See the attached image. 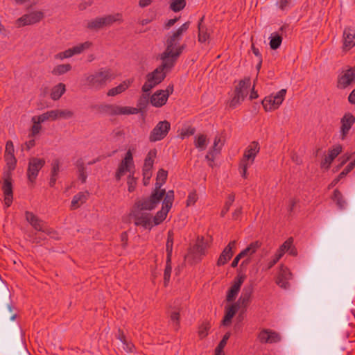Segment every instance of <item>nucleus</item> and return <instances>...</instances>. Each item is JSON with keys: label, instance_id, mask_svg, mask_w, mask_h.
Instances as JSON below:
<instances>
[{"label": "nucleus", "instance_id": "35", "mask_svg": "<svg viewBox=\"0 0 355 355\" xmlns=\"http://www.w3.org/2000/svg\"><path fill=\"white\" fill-rule=\"evenodd\" d=\"M167 177L168 172L162 168L159 169L157 174L154 190L165 191L164 189H162L161 187L165 184Z\"/></svg>", "mask_w": 355, "mask_h": 355}, {"label": "nucleus", "instance_id": "52", "mask_svg": "<svg viewBox=\"0 0 355 355\" xmlns=\"http://www.w3.org/2000/svg\"><path fill=\"white\" fill-rule=\"evenodd\" d=\"M234 201V195L230 194L229 195L227 200L225 204V206L221 211V214L224 216L230 209L231 205Z\"/></svg>", "mask_w": 355, "mask_h": 355}, {"label": "nucleus", "instance_id": "19", "mask_svg": "<svg viewBox=\"0 0 355 355\" xmlns=\"http://www.w3.org/2000/svg\"><path fill=\"white\" fill-rule=\"evenodd\" d=\"M25 217L26 220L35 230L44 232L46 234H51V231L47 227H44L43 221L40 220L33 213L26 211Z\"/></svg>", "mask_w": 355, "mask_h": 355}, {"label": "nucleus", "instance_id": "45", "mask_svg": "<svg viewBox=\"0 0 355 355\" xmlns=\"http://www.w3.org/2000/svg\"><path fill=\"white\" fill-rule=\"evenodd\" d=\"M186 6L185 0H172L170 8L174 12L182 10Z\"/></svg>", "mask_w": 355, "mask_h": 355}, {"label": "nucleus", "instance_id": "24", "mask_svg": "<svg viewBox=\"0 0 355 355\" xmlns=\"http://www.w3.org/2000/svg\"><path fill=\"white\" fill-rule=\"evenodd\" d=\"M292 274L288 268L282 266L278 272L276 284L283 288H287L289 286L288 281L291 279Z\"/></svg>", "mask_w": 355, "mask_h": 355}, {"label": "nucleus", "instance_id": "2", "mask_svg": "<svg viewBox=\"0 0 355 355\" xmlns=\"http://www.w3.org/2000/svg\"><path fill=\"white\" fill-rule=\"evenodd\" d=\"M115 78L116 75L111 69L101 68L85 77V84L90 88L100 89Z\"/></svg>", "mask_w": 355, "mask_h": 355}, {"label": "nucleus", "instance_id": "7", "mask_svg": "<svg viewBox=\"0 0 355 355\" xmlns=\"http://www.w3.org/2000/svg\"><path fill=\"white\" fill-rule=\"evenodd\" d=\"M165 191L153 190L150 196L136 203L137 209L141 210H152L155 209L160 202L161 200L165 197Z\"/></svg>", "mask_w": 355, "mask_h": 355}, {"label": "nucleus", "instance_id": "53", "mask_svg": "<svg viewBox=\"0 0 355 355\" xmlns=\"http://www.w3.org/2000/svg\"><path fill=\"white\" fill-rule=\"evenodd\" d=\"M243 100L244 99L241 98V96H239V95L234 93V96L232 97V98L230 100V101L229 103L230 107L232 108H235L238 105H239Z\"/></svg>", "mask_w": 355, "mask_h": 355}, {"label": "nucleus", "instance_id": "41", "mask_svg": "<svg viewBox=\"0 0 355 355\" xmlns=\"http://www.w3.org/2000/svg\"><path fill=\"white\" fill-rule=\"evenodd\" d=\"M194 144L199 150H204L207 145V137L205 135H198L195 137Z\"/></svg>", "mask_w": 355, "mask_h": 355}, {"label": "nucleus", "instance_id": "60", "mask_svg": "<svg viewBox=\"0 0 355 355\" xmlns=\"http://www.w3.org/2000/svg\"><path fill=\"white\" fill-rule=\"evenodd\" d=\"M279 8L282 10H286L288 9L291 5V0H279V1L277 3Z\"/></svg>", "mask_w": 355, "mask_h": 355}, {"label": "nucleus", "instance_id": "22", "mask_svg": "<svg viewBox=\"0 0 355 355\" xmlns=\"http://www.w3.org/2000/svg\"><path fill=\"white\" fill-rule=\"evenodd\" d=\"M355 46V28H347L343 31V50L349 51Z\"/></svg>", "mask_w": 355, "mask_h": 355}, {"label": "nucleus", "instance_id": "6", "mask_svg": "<svg viewBox=\"0 0 355 355\" xmlns=\"http://www.w3.org/2000/svg\"><path fill=\"white\" fill-rule=\"evenodd\" d=\"M174 201V192L172 190L166 192L165 197L164 198L162 209L159 211L156 215L152 218L153 224L157 225L162 223L167 216V214L172 207Z\"/></svg>", "mask_w": 355, "mask_h": 355}, {"label": "nucleus", "instance_id": "25", "mask_svg": "<svg viewBox=\"0 0 355 355\" xmlns=\"http://www.w3.org/2000/svg\"><path fill=\"white\" fill-rule=\"evenodd\" d=\"M342 146L337 144L329 150L328 154L321 162V167L328 169L334 159L342 152Z\"/></svg>", "mask_w": 355, "mask_h": 355}, {"label": "nucleus", "instance_id": "46", "mask_svg": "<svg viewBox=\"0 0 355 355\" xmlns=\"http://www.w3.org/2000/svg\"><path fill=\"white\" fill-rule=\"evenodd\" d=\"M198 29H199L198 41L201 43L206 42L209 37V35L207 33V30L205 29L204 27H202L201 26L200 23L198 25Z\"/></svg>", "mask_w": 355, "mask_h": 355}, {"label": "nucleus", "instance_id": "34", "mask_svg": "<svg viewBox=\"0 0 355 355\" xmlns=\"http://www.w3.org/2000/svg\"><path fill=\"white\" fill-rule=\"evenodd\" d=\"M87 192H80L73 196L71 202V209H76L80 207L87 200Z\"/></svg>", "mask_w": 355, "mask_h": 355}, {"label": "nucleus", "instance_id": "42", "mask_svg": "<svg viewBox=\"0 0 355 355\" xmlns=\"http://www.w3.org/2000/svg\"><path fill=\"white\" fill-rule=\"evenodd\" d=\"M282 42V37L277 33H272L270 37V46L272 49H278Z\"/></svg>", "mask_w": 355, "mask_h": 355}, {"label": "nucleus", "instance_id": "4", "mask_svg": "<svg viewBox=\"0 0 355 355\" xmlns=\"http://www.w3.org/2000/svg\"><path fill=\"white\" fill-rule=\"evenodd\" d=\"M133 148H129L119 164L116 173V178L118 180L125 175L128 176L135 174V166L133 161Z\"/></svg>", "mask_w": 355, "mask_h": 355}, {"label": "nucleus", "instance_id": "43", "mask_svg": "<svg viewBox=\"0 0 355 355\" xmlns=\"http://www.w3.org/2000/svg\"><path fill=\"white\" fill-rule=\"evenodd\" d=\"M230 336H231V334L230 332H227L224 335L223 339L220 340L218 347L216 349V355H224L223 352V349L225 347V346L226 345L228 339L230 338Z\"/></svg>", "mask_w": 355, "mask_h": 355}, {"label": "nucleus", "instance_id": "13", "mask_svg": "<svg viewBox=\"0 0 355 355\" xmlns=\"http://www.w3.org/2000/svg\"><path fill=\"white\" fill-rule=\"evenodd\" d=\"M132 215L137 226H141L144 229L150 230L153 227L152 216L149 213L134 210Z\"/></svg>", "mask_w": 355, "mask_h": 355}, {"label": "nucleus", "instance_id": "8", "mask_svg": "<svg viewBox=\"0 0 355 355\" xmlns=\"http://www.w3.org/2000/svg\"><path fill=\"white\" fill-rule=\"evenodd\" d=\"M122 14L116 13L101 17H96L87 23V27L91 29H98L104 26H110L114 22L121 21Z\"/></svg>", "mask_w": 355, "mask_h": 355}, {"label": "nucleus", "instance_id": "17", "mask_svg": "<svg viewBox=\"0 0 355 355\" xmlns=\"http://www.w3.org/2000/svg\"><path fill=\"white\" fill-rule=\"evenodd\" d=\"M2 191L4 196L5 205L8 207L11 205L13 199L12 186L11 175H3V183L2 185Z\"/></svg>", "mask_w": 355, "mask_h": 355}, {"label": "nucleus", "instance_id": "12", "mask_svg": "<svg viewBox=\"0 0 355 355\" xmlns=\"http://www.w3.org/2000/svg\"><path fill=\"white\" fill-rule=\"evenodd\" d=\"M206 245L202 241H198L196 243L189 249L185 259L191 263L198 262L202 256L205 254Z\"/></svg>", "mask_w": 355, "mask_h": 355}, {"label": "nucleus", "instance_id": "63", "mask_svg": "<svg viewBox=\"0 0 355 355\" xmlns=\"http://www.w3.org/2000/svg\"><path fill=\"white\" fill-rule=\"evenodd\" d=\"M47 112L49 114L50 121L58 119V110H53Z\"/></svg>", "mask_w": 355, "mask_h": 355}, {"label": "nucleus", "instance_id": "37", "mask_svg": "<svg viewBox=\"0 0 355 355\" xmlns=\"http://www.w3.org/2000/svg\"><path fill=\"white\" fill-rule=\"evenodd\" d=\"M156 156V150H151L148 152L143 167V172H148L152 173L151 170L153 166L154 163V158Z\"/></svg>", "mask_w": 355, "mask_h": 355}, {"label": "nucleus", "instance_id": "21", "mask_svg": "<svg viewBox=\"0 0 355 355\" xmlns=\"http://www.w3.org/2000/svg\"><path fill=\"white\" fill-rule=\"evenodd\" d=\"M341 126L340 137L344 140L348 135L352 126L355 123V117L350 113L345 114L340 121Z\"/></svg>", "mask_w": 355, "mask_h": 355}, {"label": "nucleus", "instance_id": "54", "mask_svg": "<svg viewBox=\"0 0 355 355\" xmlns=\"http://www.w3.org/2000/svg\"><path fill=\"white\" fill-rule=\"evenodd\" d=\"M32 122L33 123V125L31 128V135L32 136H35L37 135L41 130V122L35 120V116L32 118Z\"/></svg>", "mask_w": 355, "mask_h": 355}, {"label": "nucleus", "instance_id": "16", "mask_svg": "<svg viewBox=\"0 0 355 355\" xmlns=\"http://www.w3.org/2000/svg\"><path fill=\"white\" fill-rule=\"evenodd\" d=\"M44 17L41 11H34L19 18L16 23L18 26L31 25L39 22Z\"/></svg>", "mask_w": 355, "mask_h": 355}, {"label": "nucleus", "instance_id": "15", "mask_svg": "<svg viewBox=\"0 0 355 355\" xmlns=\"http://www.w3.org/2000/svg\"><path fill=\"white\" fill-rule=\"evenodd\" d=\"M244 280L245 277L243 275H239L234 278L231 286L227 292L226 300L228 302H233L236 299Z\"/></svg>", "mask_w": 355, "mask_h": 355}, {"label": "nucleus", "instance_id": "11", "mask_svg": "<svg viewBox=\"0 0 355 355\" xmlns=\"http://www.w3.org/2000/svg\"><path fill=\"white\" fill-rule=\"evenodd\" d=\"M171 129V124L167 121H159L150 132L149 140L155 142L163 139Z\"/></svg>", "mask_w": 355, "mask_h": 355}, {"label": "nucleus", "instance_id": "58", "mask_svg": "<svg viewBox=\"0 0 355 355\" xmlns=\"http://www.w3.org/2000/svg\"><path fill=\"white\" fill-rule=\"evenodd\" d=\"M355 167V161L351 162L346 168L340 173L339 177L344 178Z\"/></svg>", "mask_w": 355, "mask_h": 355}, {"label": "nucleus", "instance_id": "27", "mask_svg": "<svg viewBox=\"0 0 355 355\" xmlns=\"http://www.w3.org/2000/svg\"><path fill=\"white\" fill-rule=\"evenodd\" d=\"M293 239L292 238L288 239L277 250L276 254L282 258L283 255L288 252L290 255H297V250L293 245Z\"/></svg>", "mask_w": 355, "mask_h": 355}, {"label": "nucleus", "instance_id": "38", "mask_svg": "<svg viewBox=\"0 0 355 355\" xmlns=\"http://www.w3.org/2000/svg\"><path fill=\"white\" fill-rule=\"evenodd\" d=\"M223 146V141H222L221 137L218 135L216 136L214 140L213 146L208 155L206 156L207 158H209V156L214 157L215 154L218 153Z\"/></svg>", "mask_w": 355, "mask_h": 355}, {"label": "nucleus", "instance_id": "33", "mask_svg": "<svg viewBox=\"0 0 355 355\" xmlns=\"http://www.w3.org/2000/svg\"><path fill=\"white\" fill-rule=\"evenodd\" d=\"M132 80H126L120 83L118 86L111 88L107 92V96H114L125 92L131 85Z\"/></svg>", "mask_w": 355, "mask_h": 355}, {"label": "nucleus", "instance_id": "48", "mask_svg": "<svg viewBox=\"0 0 355 355\" xmlns=\"http://www.w3.org/2000/svg\"><path fill=\"white\" fill-rule=\"evenodd\" d=\"M171 261H168V259H166V264L164 270V285L166 286L167 284L169 282L171 274Z\"/></svg>", "mask_w": 355, "mask_h": 355}, {"label": "nucleus", "instance_id": "26", "mask_svg": "<svg viewBox=\"0 0 355 355\" xmlns=\"http://www.w3.org/2000/svg\"><path fill=\"white\" fill-rule=\"evenodd\" d=\"M236 243V241H230L224 248L217 261V265L218 266L225 265L231 259L234 254L233 249L235 248Z\"/></svg>", "mask_w": 355, "mask_h": 355}, {"label": "nucleus", "instance_id": "9", "mask_svg": "<svg viewBox=\"0 0 355 355\" xmlns=\"http://www.w3.org/2000/svg\"><path fill=\"white\" fill-rule=\"evenodd\" d=\"M173 92V85H168L166 89L157 90L150 97V101L151 105L155 107H160L164 105Z\"/></svg>", "mask_w": 355, "mask_h": 355}, {"label": "nucleus", "instance_id": "1", "mask_svg": "<svg viewBox=\"0 0 355 355\" xmlns=\"http://www.w3.org/2000/svg\"><path fill=\"white\" fill-rule=\"evenodd\" d=\"M189 25V21L185 22L168 36L166 49L159 55L162 65L147 76L146 82L142 87L144 92H149L153 87L159 84L164 79L166 72L174 66L184 48L183 45H180V42Z\"/></svg>", "mask_w": 355, "mask_h": 355}, {"label": "nucleus", "instance_id": "57", "mask_svg": "<svg viewBox=\"0 0 355 355\" xmlns=\"http://www.w3.org/2000/svg\"><path fill=\"white\" fill-rule=\"evenodd\" d=\"M58 119H69L72 116L73 113L68 110H58Z\"/></svg>", "mask_w": 355, "mask_h": 355}, {"label": "nucleus", "instance_id": "56", "mask_svg": "<svg viewBox=\"0 0 355 355\" xmlns=\"http://www.w3.org/2000/svg\"><path fill=\"white\" fill-rule=\"evenodd\" d=\"M15 148L12 141H8L6 144L4 155H15Z\"/></svg>", "mask_w": 355, "mask_h": 355}, {"label": "nucleus", "instance_id": "62", "mask_svg": "<svg viewBox=\"0 0 355 355\" xmlns=\"http://www.w3.org/2000/svg\"><path fill=\"white\" fill-rule=\"evenodd\" d=\"M34 116H35V120H37V121H40L41 123H43L46 121H50L49 114L47 112L41 115Z\"/></svg>", "mask_w": 355, "mask_h": 355}, {"label": "nucleus", "instance_id": "40", "mask_svg": "<svg viewBox=\"0 0 355 355\" xmlns=\"http://www.w3.org/2000/svg\"><path fill=\"white\" fill-rule=\"evenodd\" d=\"M71 69V64H58V65L55 66L53 69L51 73L53 75L58 76H61V75H63V74L67 73Z\"/></svg>", "mask_w": 355, "mask_h": 355}, {"label": "nucleus", "instance_id": "32", "mask_svg": "<svg viewBox=\"0 0 355 355\" xmlns=\"http://www.w3.org/2000/svg\"><path fill=\"white\" fill-rule=\"evenodd\" d=\"M251 297V292L248 291L243 290L241 295L239 298L236 302L233 303L239 309L245 310L250 302Z\"/></svg>", "mask_w": 355, "mask_h": 355}, {"label": "nucleus", "instance_id": "30", "mask_svg": "<svg viewBox=\"0 0 355 355\" xmlns=\"http://www.w3.org/2000/svg\"><path fill=\"white\" fill-rule=\"evenodd\" d=\"M110 112L114 114H135L139 112V109L133 107L114 105L110 107Z\"/></svg>", "mask_w": 355, "mask_h": 355}, {"label": "nucleus", "instance_id": "59", "mask_svg": "<svg viewBox=\"0 0 355 355\" xmlns=\"http://www.w3.org/2000/svg\"><path fill=\"white\" fill-rule=\"evenodd\" d=\"M60 169V162L58 159L54 160L52 163L51 175L53 177L57 176Z\"/></svg>", "mask_w": 355, "mask_h": 355}, {"label": "nucleus", "instance_id": "50", "mask_svg": "<svg viewBox=\"0 0 355 355\" xmlns=\"http://www.w3.org/2000/svg\"><path fill=\"white\" fill-rule=\"evenodd\" d=\"M210 325L207 322L202 323L198 330V335L201 338H205L207 336Z\"/></svg>", "mask_w": 355, "mask_h": 355}, {"label": "nucleus", "instance_id": "47", "mask_svg": "<svg viewBox=\"0 0 355 355\" xmlns=\"http://www.w3.org/2000/svg\"><path fill=\"white\" fill-rule=\"evenodd\" d=\"M127 184L129 192H133L135 190L137 186V178L135 177V174L128 176Z\"/></svg>", "mask_w": 355, "mask_h": 355}, {"label": "nucleus", "instance_id": "10", "mask_svg": "<svg viewBox=\"0 0 355 355\" xmlns=\"http://www.w3.org/2000/svg\"><path fill=\"white\" fill-rule=\"evenodd\" d=\"M92 46L90 42H85L78 44L71 48H69L62 52H60L55 55L56 60H62L64 59L70 58L76 55L82 53L84 51L89 49Z\"/></svg>", "mask_w": 355, "mask_h": 355}, {"label": "nucleus", "instance_id": "39", "mask_svg": "<svg viewBox=\"0 0 355 355\" xmlns=\"http://www.w3.org/2000/svg\"><path fill=\"white\" fill-rule=\"evenodd\" d=\"M66 88L65 85L63 83H59L52 88L51 92V97L53 100L59 99L62 94L65 92Z\"/></svg>", "mask_w": 355, "mask_h": 355}, {"label": "nucleus", "instance_id": "23", "mask_svg": "<svg viewBox=\"0 0 355 355\" xmlns=\"http://www.w3.org/2000/svg\"><path fill=\"white\" fill-rule=\"evenodd\" d=\"M259 340L262 343H275L280 341V336L275 331L263 329L258 335Z\"/></svg>", "mask_w": 355, "mask_h": 355}, {"label": "nucleus", "instance_id": "44", "mask_svg": "<svg viewBox=\"0 0 355 355\" xmlns=\"http://www.w3.org/2000/svg\"><path fill=\"white\" fill-rule=\"evenodd\" d=\"M198 200V195L196 190H191L189 192L187 198L186 200V206L191 207L195 205L196 202Z\"/></svg>", "mask_w": 355, "mask_h": 355}, {"label": "nucleus", "instance_id": "18", "mask_svg": "<svg viewBox=\"0 0 355 355\" xmlns=\"http://www.w3.org/2000/svg\"><path fill=\"white\" fill-rule=\"evenodd\" d=\"M25 217L26 220L35 230L44 232L46 234H51V231L47 227H44L43 221L40 220L33 213L26 211Z\"/></svg>", "mask_w": 355, "mask_h": 355}, {"label": "nucleus", "instance_id": "51", "mask_svg": "<svg viewBox=\"0 0 355 355\" xmlns=\"http://www.w3.org/2000/svg\"><path fill=\"white\" fill-rule=\"evenodd\" d=\"M342 198H343L342 194L339 191L335 190L334 191V196H333L334 200L336 202L338 206L340 209H343L346 205L345 201H343V203L342 202H340V199H341Z\"/></svg>", "mask_w": 355, "mask_h": 355}, {"label": "nucleus", "instance_id": "49", "mask_svg": "<svg viewBox=\"0 0 355 355\" xmlns=\"http://www.w3.org/2000/svg\"><path fill=\"white\" fill-rule=\"evenodd\" d=\"M195 132V129L191 126H187L181 130L180 137L184 139L191 135H193Z\"/></svg>", "mask_w": 355, "mask_h": 355}, {"label": "nucleus", "instance_id": "31", "mask_svg": "<svg viewBox=\"0 0 355 355\" xmlns=\"http://www.w3.org/2000/svg\"><path fill=\"white\" fill-rule=\"evenodd\" d=\"M239 310L234 304L226 306L225 308V316L223 320V324L224 326H228L232 322V319Z\"/></svg>", "mask_w": 355, "mask_h": 355}, {"label": "nucleus", "instance_id": "55", "mask_svg": "<svg viewBox=\"0 0 355 355\" xmlns=\"http://www.w3.org/2000/svg\"><path fill=\"white\" fill-rule=\"evenodd\" d=\"M171 321L173 325V327L176 329H178V324H179V312L177 311H173L171 313Z\"/></svg>", "mask_w": 355, "mask_h": 355}, {"label": "nucleus", "instance_id": "28", "mask_svg": "<svg viewBox=\"0 0 355 355\" xmlns=\"http://www.w3.org/2000/svg\"><path fill=\"white\" fill-rule=\"evenodd\" d=\"M260 247H261V243L259 241H254V242L251 243L245 249L242 250L240 252L241 255L243 258H245V257L248 258V260H244L242 262V264L248 263V262H249L248 259H250V257L252 254H254Z\"/></svg>", "mask_w": 355, "mask_h": 355}, {"label": "nucleus", "instance_id": "61", "mask_svg": "<svg viewBox=\"0 0 355 355\" xmlns=\"http://www.w3.org/2000/svg\"><path fill=\"white\" fill-rule=\"evenodd\" d=\"M173 250V241H167L166 242V252H167V258L168 261L171 260V254Z\"/></svg>", "mask_w": 355, "mask_h": 355}, {"label": "nucleus", "instance_id": "29", "mask_svg": "<svg viewBox=\"0 0 355 355\" xmlns=\"http://www.w3.org/2000/svg\"><path fill=\"white\" fill-rule=\"evenodd\" d=\"M250 85V80L249 78L241 80L236 87L234 93L239 95L241 98L244 99L249 92Z\"/></svg>", "mask_w": 355, "mask_h": 355}, {"label": "nucleus", "instance_id": "20", "mask_svg": "<svg viewBox=\"0 0 355 355\" xmlns=\"http://www.w3.org/2000/svg\"><path fill=\"white\" fill-rule=\"evenodd\" d=\"M355 80V69L350 68L343 71L338 76V87L345 89Z\"/></svg>", "mask_w": 355, "mask_h": 355}, {"label": "nucleus", "instance_id": "36", "mask_svg": "<svg viewBox=\"0 0 355 355\" xmlns=\"http://www.w3.org/2000/svg\"><path fill=\"white\" fill-rule=\"evenodd\" d=\"M6 164L4 175H11L12 172L15 170L17 164V159L15 155H4Z\"/></svg>", "mask_w": 355, "mask_h": 355}, {"label": "nucleus", "instance_id": "64", "mask_svg": "<svg viewBox=\"0 0 355 355\" xmlns=\"http://www.w3.org/2000/svg\"><path fill=\"white\" fill-rule=\"evenodd\" d=\"M276 254L272 257V259L268 263V268H271L273 266H275L280 259Z\"/></svg>", "mask_w": 355, "mask_h": 355}, {"label": "nucleus", "instance_id": "14", "mask_svg": "<svg viewBox=\"0 0 355 355\" xmlns=\"http://www.w3.org/2000/svg\"><path fill=\"white\" fill-rule=\"evenodd\" d=\"M44 163V159L41 158L33 157L30 159L27 171L28 178L30 182H33L35 181Z\"/></svg>", "mask_w": 355, "mask_h": 355}, {"label": "nucleus", "instance_id": "3", "mask_svg": "<svg viewBox=\"0 0 355 355\" xmlns=\"http://www.w3.org/2000/svg\"><path fill=\"white\" fill-rule=\"evenodd\" d=\"M260 147L257 141L251 142L245 148L239 164V172L243 178H248V169L253 164Z\"/></svg>", "mask_w": 355, "mask_h": 355}, {"label": "nucleus", "instance_id": "5", "mask_svg": "<svg viewBox=\"0 0 355 355\" xmlns=\"http://www.w3.org/2000/svg\"><path fill=\"white\" fill-rule=\"evenodd\" d=\"M286 92V89H282L276 93L266 96L261 102L264 110L272 112L277 110L284 101Z\"/></svg>", "mask_w": 355, "mask_h": 355}]
</instances>
